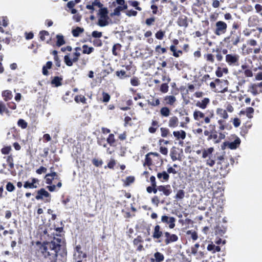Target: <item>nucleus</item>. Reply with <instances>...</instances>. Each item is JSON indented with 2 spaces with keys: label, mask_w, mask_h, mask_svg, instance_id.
I'll use <instances>...</instances> for the list:
<instances>
[{
  "label": "nucleus",
  "mask_w": 262,
  "mask_h": 262,
  "mask_svg": "<svg viewBox=\"0 0 262 262\" xmlns=\"http://www.w3.org/2000/svg\"><path fill=\"white\" fill-rule=\"evenodd\" d=\"M59 250V244L55 241L47 243L41 246L39 251L45 257H49L51 262H55L58 251Z\"/></svg>",
  "instance_id": "f257e3e1"
},
{
  "label": "nucleus",
  "mask_w": 262,
  "mask_h": 262,
  "mask_svg": "<svg viewBox=\"0 0 262 262\" xmlns=\"http://www.w3.org/2000/svg\"><path fill=\"white\" fill-rule=\"evenodd\" d=\"M108 10L107 8L100 9L98 12L99 18L97 25L101 27L107 26L109 24V17L108 16Z\"/></svg>",
  "instance_id": "f03ea898"
},
{
  "label": "nucleus",
  "mask_w": 262,
  "mask_h": 262,
  "mask_svg": "<svg viewBox=\"0 0 262 262\" xmlns=\"http://www.w3.org/2000/svg\"><path fill=\"white\" fill-rule=\"evenodd\" d=\"M116 2L119 6L114 9V12L111 14L112 16H119L121 11L127 8V5L125 4L124 0H116Z\"/></svg>",
  "instance_id": "7ed1b4c3"
},
{
  "label": "nucleus",
  "mask_w": 262,
  "mask_h": 262,
  "mask_svg": "<svg viewBox=\"0 0 262 262\" xmlns=\"http://www.w3.org/2000/svg\"><path fill=\"white\" fill-rule=\"evenodd\" d=\"M227 25L222 21H219L216 23V29L215 33L217 35H220L226 32L227 30Z\"/></svg>",
  "instance_id": "20e7f679"
},
{
  "label": "nucleus",
  "mask_w": 262,
  "mask_h": 262,
  "mask_svg": "<svg viewBox=\"0 0 262 262\" xmlns=\"http://www.w3.org/2000/svg\"><path fill=\"white\" fill-rule=\"evenodd\" d=\"M239 56L235 54H229L226 56V61L229 65H237Z\"/></svg>",
  "instance_id": "39448f33"
},
{
  "label": "nucleus",
  "mask_w": 262,
  "mask_h": 262,
  "mask_svg": "<svg viewBox=\"0 0 262 262\" xmlns=\"http://www.w3.org/2000/svg\"><path fill=\"white\" fill-rule=\"evenodd\" d=\"M161 221L163 223L169 224V227L172 229L175 226L176 219L173 217H170L166 215H163L161 217Z\"/></svg>",
  "instance_id": "423d86ee"
},
{
  "label": "nucleus",
  "mask_w": 262,
  "mask_h": 262,
  "mask_svg": "<svg viewBox=\"0 0 262 262\" xmlns=\"http://www.w3.org/2000/svg\"><path fill=\"white\" fill-rule=\"evenodd\" d=\"M38 183L39 180L38 179L33 178L31 181H26L24 185V187L26 188H36L38 187Z\"/></svg>",
  "instance_id": "0eeeda50"
},
{
  "label": "nucleus",
  "mask_w": 262,
  "mask_h": 262,
  "mask_svg": "<svg viewBox=\"0 0 262 262\" xmlns=\"http://www.w3.org/2000/svg\"><path fill=\"white\" fill-rule=\"evenodd\" d=\"M241 143V140L239 138H236L233 142H224V144L225 146H227L231 149H235Z\"/></svg>",
  "instance_id": "6e6552de"
},
{
  "label": "nucleus",
  "mask_w": 262,
  "mask_h": 262,
  "mask_svg": "<svg viewBox=\"0 0 262 262\" xmlns=\"http://www.w3.org/2000/svg\"><path fill=\"white\" fill-rule=\"evenodd\" d=\"M81 247L80 246H77L76 247V251L74 253V256L75 259L77 260H81L82 258H85L86 254L84 253H82L80 250Z\"/></svg>",
  "instance_id": "1a4fd4ad"
},
{
  "label": "nucleus",
  "mask_w": 262,
  "mask_h": 262,
  "mask_svg": "<svg viewBox=\"0 0 262 262\" xmlns=\"http://www.w3.org/2000/svg\"><path fill=\"white\" fill-rule=\"evenodd\" d=\"M50 196V193L45 190V189L42 188L37 191V195L36 196L35 198L37 200H41L43 199L44 197L49 198Z\"/></svg>",
  "instance_id": "9d476101"
},
{
  "label": "nucleus",
  "mask_w": 262,
  "mask_h": 262,
  "mask_svg": "<svg viewBox=\"0 0 262 262\" xmlns=\"http://www.w3.org/2000/svg\"><path fill=\"white\" fill-rule=\"evenodd\" d=\"M158 190L163 192V193L166 196L169 195L171 192V190L169 185L159 186L158 187Z\"/></svg>",
  "instance_id": "9b49d317"
},
{
  "label": "nucleus",
  "mask_w": 262,
  "mask_h": 262,
  "mask_svg": "<svg viewBox=\"0 0 262 262\" xmlns=\"http://www.w3.org/2000/svg\"><path fill=\"white\" fill-rule=\"evenodd\" d=\"M173 136L177 139L183 140L186 137V133L184 130H181L179 131H174L173 133Z\"/></svg>",
  "instance_id": "f8f14e48"
},
{
  "label": "nucleus",
  "mask_w": 262,
  "mask_h": 262,
  "mask_svg": "<svg viewBox=\"0 0 262 262\" xmlns=\"http://www.w3.org/2000/svg\"><path fill=\"white\" fill-rule=\"evenodd\" d=\"M234 111L233 107L230 104H228L226 106V109L223 110L222 109H218L217 110V113L218 114H222V112H224V113L227 114L228 113H233Z\"/></svg>",
  "instance_id": "ddd939ff"
},
{
  "label": "nucleus",
  "mask_w": 262,
  "mask_h": 262,
  "mask_svg": "<svg viewBox=\"0 0 262 262\" xmlns=\"http://www.w3.org/2000/svg\"><path fill=\"white\" fill-rule=\"evenodd\" d=\"M176 101L174 96H166L164 99V102L166 104L172 105Z\"/></svg>",
  "instance_id": "4468645a"
},
{
  "label": "nucleus",
  "mask_w": 262,
  "mask_h": 262,
  "mask_svg": "<svg viewBox=\"0 0 262 262\" xmlns=\"http://www.w3.org/2000/svg\"><path fill=\"white\" fill-rule=\"evenodd\" d=\"M162 232L160 231V227L159 225H156L155 227L154 232L153 233V237L154 238H159L161 237Z\"/></svg>",
  "instance_id": "2eb2a0df"
},
{
  "label": "nucleus",
  "mask_w": 262,
  "mask_h": 262,
  "mask_svg": "<svg viewBox=\"0 0 262 262\" xmlns=\"http://www.w3.org/2000/svg\"><path fill=\"white\" fill-rule=\"evenodd\" d=\"M214 148L213 147H210L208 149H204L202 152V157L203 158H206L207 157L209 158V156H212V154Z\"/></svg>",
  "instance_id": "dca6fc26"
},
{
  "label": "nucleus",
  "mask_w": 262,
  "mask_h": 262,
  "mask_svg": "<svg viewBox=\"0 0 262 262\" xmlns=\"http://www.w3.org/2000/svg\"><path fill=\"white\" fill-rule=\"evenodd\" d=\"M2 96L6 101L11 100L13 97L12 92L9 90L4 91L2 93Z\"/></svg>",
  "instance_id": "f3484780"
},
{
  "label": "nucleus",
  "mask_w": 262,
  "mask_h": 262,
  "mask_svg": "<svg viewBox=\"0 0 262 262\" xmlns=\"http://www.w3.org/2000/svg\"><path fill=\"white\" fill-rule=\"evenodd\" d=\"M207 249L208 251H212L213 253H215V251L220 252L221 251V248L219 246H215L214 245L212 244L208 245Z\"/></svg>",
  "instance_id": "a211bd4d"
},
{
  "label": "nucleus",
  "mask_w": 262,
  "mask_h": 262,
  "mask_svg": "<svg viewBox=\"0 0 262 262\" xmlns=\"http://www.w3.org/2000/svg\"><path fill=\"white\" fill-rule=\"evenodd\" d=\"M57 42L56 45L57 46L60 47L65 43V41L64 40L63 36L61 35H57Z\"/></svg>",
  "instance_id": "6ab92c4d"
},
{
  "label": "nucleus",
  "mask_w": 262,
  "mask_h": 262,
  "mask_svg": "<svg viewBox=\"0 0 262 262\" xmlns=\"http://www.w3.org/2000/svg\"><path fill=\"white\" fill-rule=\"evenodd\" d=\"M75 101L77 103L81 102L83 104L86 103V98L84 96L82 95H77L75 97Z\"/></svg>",
  "instance_id": "aec40b11"
},
{
  "label": "nucleus",
  "mask_w": 262,
  "mask_h": 262,
  "mask_svg": "<svg viewBox=\"0 0 262 262\" xmlns=\"http://www.w3.org/2000/svg\"><path fill=\"white\" fill-rule=\"evenodd\" d=\"M195 120H201L202 123L203 121L205 123H209L210 122V119L208 117L204 118V116H194Z\"/></svg>",
  "instance_id": "412c9836"
},
{
  "label": "nucleus",
  "mask_w": 262,
  "mask_h": 262,
  "mask_svg": "<svg viewBox=\"0 0 262 262\" xmlns=\"http://www.w3.org/2000/svg\"><path fill=\"white\" fill-rule=\"evenodd\" d=\"M209 99L208 98H204L201 102H198L197 105L202 108H205L206 105L209 103Z\"/></svg>",
  "instance_id": "4be33fe9"
},
{
  "label": "nucleus",
  "mask_w": 262,
  "mask_h": 262,
  "mask_svg": "<svg viewBox=\"0 0 262 262\" xmlns=\"http://www.w3.org/2000/svg\"><path fill=\"white\" fill-rule=\"evenodd\" d=\"M83 48V53L89 54L92 53L94 50V48L89 47L87 45H84Z\"/></svg>",
  "instance_id": "5701e85b"
},
{
  "label": "nucleus",
  "mask_w": 262,
  "mask_h": 262,
  "mask_svg": "<svg viewBox=\"0 0 262 262\" xmlns=\"http://www.w3.org/2000/svg\"><path fill=\"white\" fill-rule=\"evenodd\" d=\"M155 258L157 262H161L164 260V255L160 252H156L154 254Z\"/></svg>",
  "instance_id": "b1692460"
},
{
  "label": "nucleus",
  "mask_w": 262,
  "mask_h": 262,
  "mask_svg": "<svg viewBox=\"0 0 262 262\" xmlns=\"http://www.w3.org/2000/svg\"><path fill=\"white\" fill-rule=\"evenodd\" d=\"M158 179H163L165 181H167L169 179V175L165 172L163 171L161 173H158L157 174Z\"/></svg>",
  "instance_id": "393cba45"
},
{
  "label": "nucleus",
  "mask_w": 262,
  "mask_h": 262,
  "mask_svg": "<svg viewBox=\"0 0 262 262\" xmlns=\"http://www.w3.org/2000/svg\"><path fill=\"white\" fill-rule=\"evenodd\" d=\"M62 78H59V77H55L52 80L51 83L53 84H55V86H58L61 85V81Z\"/></svg>",
  "instance_id": "a878e982"
},
{
  "label": "nucleus",
  "mask_w": 262,
  "mask_h": 262,
  "mask_svg": "<svg viewBox=\"0 0 262 262\" xmlns=\"http://www.w3.org/2000/svg\"><path fill=\"white\" fill-rule=\"evenodd\" d=\"M178 236L175 234H171L170 235V237L169 238H166L165 240V243L166 244H169L170 242H176L178 240Z\"/></svg>",
  "instance_id": "bb28decb"
},
{
  "label": "nucleus",
  "mask_w": 262,
  "mask_h": 262,
  "mask_svg": "<svg viewBox=\"0 0 262 262\" xmlns=\"http://www.w3.org/2000/svg\"><path fill=\"white\" fill-rule=\"evenodd\" d=\"M178 119L176 117H172L169 122V126L172 127H174L178 125Z\"/></svg>",
  "instance_id": "cd10ccee"
},
{
  "label": "nucleus",
  "mask_w": 262,
  "mask_h": 262,
  "mask_svg": "<svg viewBox=\"0 0 262 262\" xmlns=\"http://www.w3.org/2000/svg\"><path fill=\"white\" fill-rule=\"evenodd\" d=\"M83 31V29L82 28L77 27L75 29H74L72 31V33L74 36L77 37L78 36L80 33H82Z\"/></svg>",
  "instance_id": "c85d7f7f"
},
{
  "label": "nucleus",
  "mask_w": 262,
  "mask_h": 262,
  "mask_svg": "<svg viewBox=\"0 0 262 262\" xmlns=\"http://www.w3.org/2000/svg\"><path fill=\"white\" fill-rule=\"evenodd\" d=\"M64 60L67 66L71 67L73 65V60H72L69 57V55H67L64 57Z\"/></svg>",
  "instance_id": "c756f323"
},
{
  "label": "nucleus",
  "mask_w": 262,
  "mask_h": 262,
  "mask_svg": "<svg viewBox=\"0 0 262 262\" xmlns=\"http://www.w3.org/2000/svg\"><path fill=\"white\" fill-rule=\"evenodd\" d=\"M39 35H40V38L42 40H46L47 37H48L49 36V33L48 32H47L46 31H42L40 32Z\"/></svg>",
  "instance_id": "7c9ffc66"
},
{
  "label": "nucleus",
  "mask_w": 262,
  "mask_h": 262,
  "mask_svg": "<svg viewBox=\"0 0 262 262\" xmlns=\"http://www.w3.org/2000/svg\"><path fill=\"white\" fill-rule=\"evenodd\" d=\"M149 103L152 105H158L160 104L159 99L152 98L150 100H148Z\"/></svg>",
  "instance_id": "2f4dec72"
},
{
  "label": "nucleus",
  "mask_w": 262,
  "mask_h": 262,
  "mask_svg": "<svg viewBox=\"0 0 262 262\" xmlns=\"http://www.w3.org/2000/svg\"><path fill=\"white\" fill-rule=\"evenodd\" d=\"M215 164V160L212 158V156H209L208 159L206 161V164L210 166V167H212Z\"/></svg>",
  "instance_id": "473e14b6"
},
{
  "label": "nucleus",
  "mask_w": 262,
  "mask_h": 262,
  "mask_svg": "<svg viewBox=\"0 0 262 262\" xmlns=\"http://www.w3.org/2000/svg\"><path fill=\"white\" fill-rule=\"evenodd\" d=\"M92 163L95 166L98 167V166H100L102 165V164L103 163V161L101 160L94 159L92 160Z\"/></svg>",
  "instance_id": "72a5a7b5"
},
{
  "label": "nucleus",
  "mask_w": 262,
  "mask_h": 262,
  "mask_svg": "<svg viewBox=\"0 0 262 262\" xmlns=\"http://www.w3.org/2000/svg\"><path fill=\"white\" fill-rule=\"evenodd\" d=\"M116 164V161L114 159H111L107 164V167L109 168L113 169ZM105 168L106 166H105Z\"/></svg>",
  "instance_id": "f704fd0d"
},
{
  "label": "nucleus",
  "mask_w": 262,
  "mask_h": 262,
  "mask_svg": "<svg viewBox=\"0 0 262 262\" xmlns=\"http://www.w3.org/2000/svg\"><path fill=\"white\" fill-rule=\"evenodd\" d=\"M7 108L5 105V104L2 102H0V114H3V113H7Z\"/></svg>",
  "instance_id": "c9c22d12"
},
{
  "label": "nucleus",
  "mask_w": 262,
  "mask_h": 262,
  "mask_svg": "<svg viewBox=\"0 0 262 262\" xmlns=\"http://www.w3.org/2000/svg\"><path fill=\"white\" fill-rule=\"evenodd\" d=\"M103 99L102 101L104 102H107L110 99V96L108 94L103 92L102 93Z\"/></svg>",
  "instance_id": "e433bc0d"
},
{
  "label": "nucleus",
  "mask_w": 262,
  "mask_h": 262,
  "mask_svg": "<svg viewBox=\"0 0 262 262\" xmlns=\"http://www.w3.org/2000/svg\"><path fill=\"white\" fill-rule=\"evenodd\" d=\"M130 4L132 6L135 7L138 11H141L142 9L138 6L139 3L137 1L130 2Z\"/></svg>",
  "instance_id": "4c0bfd02"
},
{
  "label": "nucleus",
  "mask_w": 262,
  "mask_h": 262,
  "mask_svg": "<svg viewBox=\"0 0 262 262\" xmlns=\"http://www.w3.org/2000/svg\"><path fill=\"white\" fill-rule=\"evenodd\" d=\"M80 50V48H76L75 49V50H76V52L75 53H74V57L73 58V62H76L78 59V57L80 56V54L79 52H77V50Z\"/></svg>",
  "instance_id": "58836bf2"
},
{
  "label": "nucleus",
  "mask_w": 262,
  "mask_h": 262,
  "mask_svg": "<svg viewBox=\"0 0 262 262\" xmlns=\"http://www.w3.org/2000/svg\"><path fill=\"white\" fill-rule=\"evenodd\" d=\"M168 85L166 83H163L161 85L160 91L163 93H166L168 90Z\"/></svg>",
  "instance_id": "ea45409f"
},
{
  "label": "nucleus",
  "mask_w": 262,
  "mask_h": 262,
  "mask_svg": "<svg viewBox=\"0 0 262 262\" xmlns=\"http://www.w3.org/2000/svg\"><path fill=\"white\" fill-rule=\"evenodd\" d=\"M102 35V32L97 31H94L92 33V37L94 38H100Z\"/></svg>",
  "instance_id": "a19ab883"
},
{
  "label": "nucleus",
  "mask_w": 262,
  "mask_h": 262,
  "mask_svg": "<svg viewBox=\"0 0 262 262\" xmlns=\"http://www.w3.org/2000/svg\"><path fill=\"white\" fill-rule=\"evenodd\" d=\"M15 189L14 186L10 182H8L6 185V189L10 192L13 191Z\"/></svg>",
  "instance_id": "79ce46f5"
},
{
  "label": "nucleus",
  "mask_w": 262,
  "mask_h": 262,
  "mask_svg": "<svg viewBox=\"0 0 262 262\" xmlns=\"http://www.w3.org/2000/svg\"><path fill=\"white\" fill-rule=\"evenodd\" d=\"M18 125L21 128H25L27 127V123L25 120L23 119H20L18 121Z\"/></svg>",
  "instance_id": "37998d69"
},
{
  "label": "nucleus",
  "mask_w": 262,
  "mask_h": 262,
  "mask_svg": "<svg viewBox=\"0 0 262 262\" xmlns=\"http://www.w3.org/2000/svg\"><path fill=\"white\" fill-rule=\"evenodd\" d=\"M165 32L162 31L157 32L156 34V37L158 39H162L164 36Z\"/></svg>",
  "instance_id": "c03bdc74"
},
{
  "label": "nucleus",
  "mask_w": 262,
  "mask_h": 262,
  "mask_svg": "<svg viewBox=\"0 0 262 262\" xmlns=\"http://www.w3.org/2000/svg\"><path fill=\"white\" fill-rule=\"evenodd\" d=\"M161 136L163 137H166L169 133L168 129L165 128H161Z\"/></svg>",
  "instance_id": "a18cd8bd"
},
{
  "label": "nucleus",
  "mask_w": 262,
  "mask_h": 262,
  "mask_svg": "<svg viewBox=\"0 0 262 262\" xmlns=\"http://www.w3.org/2000/svg\"><path fill=\"white\" fill-rule=\"evenodd\" d=\"M184 197V192L182 190H179L176 194V198L178 199H183Z\"/></svg>",
  "instance_id": "49530a36"
},
{
  "label": "nucleus",
  "mask_w": 262,
  "mask_h": 262,
  "mask_svg": "<svg viewBox=\"0 0 262 262\" xmlns=\"http://www.w3.org/2000/svg\"><path fill=\"white\" fill-rule=\"evenodd\" d=\"M107 142L110 144H113L115 142L114 136L113 134H110L107 138Z\"/></svg>",
  "instance_id": "de8ad7c7"
},
{
  "label": "nucleus",
  "mask_w": 262,
  "mask_h": 262,
  "mask_svg": "<svg viewBox=\"0 0 262 262\" xmlns=\"http://www.w3.org/2000/svg\"><path fill=\"white\" fill-rule=\"evenodd\" d=\"M46 182L47 184H51L52 183V180H54L52 178H51L49 174H46L45 176Z\"/></svg>",
  "instance_id": "09e8293b"
},
{
  "label": "nucleus",
  "mask_w": 262,
  "mask_h": 262,
  "mask_svg": "<svg viewBox=\"0 0 262 262\" xmlns=\"http://www.w3.org/2000/svg\"><path fill=\"white\" fill-rule=\"evenodd\" d=\"M11 150V148L10 146L5 147H4L3 148H2V152L3 154L6 155V154H9V152H10V151Z\"/></svg>",
  "instance_id": "8fccbe9b"
},
{
  "label": "nucleus",
  "mask_w": 262,
  "mask_h": 262,
  "mask_svg": "<svg viewBox=\"0 0 262 262\" xmlns=\"http://www.w3.org/2000/svg\"><path fill=\"white\" fill-rule=\"evenodd\" d=\"M126 15L128 16H135L137 15V12L136 11H134V10H129V11H127L126 12Z\"/></svg>",
  "instance_id": "3c124183"
},
{
  "label": "nucleus",
  "mask_w": 262,
  "mask_h": 262,
  "mask_svg": "<svg viewBox=\"0 0 262 262\" xmlns=\"http://www.w3.org/2000/svg\"><path fill=\"white\" fill-rule=\"evenodd\" d=\"M206 58L207 61H209L212 63L214 62L213 56L211 54H207L206 55Z\"/></svg>",
  "instance_id": "603ef678"
},
{
  "label": "nucleus",
  "mask_w": 262,
  "mask_h": 262,
  "mask_svg": "<svg viewBox=\"0 0 262 262\" xmlns=\"http://www.w3.org/2000/svg\"><path fill=\"white\" fill-rule=\"evenodd\" d=\"M134 181V178L132 177H128L126 179V185H129L130 183H133Z\"/></svg>",
  "instance_id": "864d4df0"
},
{
  "label": "nucleus",
  "mask_w": 262,
  "mask_h": 262,
  "mask_svg": "<svg viewBox=\"0 0 262 262\" xmlns=\"http://www.w3.org/2000/svg\"><path fill=\"white\" fill-rule=\"evenodd\" d=\"M47 171V169L44 167H40L39 169L36 170V172L38 174H41L45 173Z\"/></svg>",
  "instance_id": "5fc2aeb1"
},
{
  "label": "nucleus",
  "mask_w": 262,
  "mask_h": 262,
  "mask_svg": "<svg viewBox=\"0 0 262 262\" xmlns=\"http://www.w3.org/2000/svg\"><path fill=\"white\" fill-rule=\"evenodd\" d=\"M161 115H168L169 110L167 107H163L161 110Z\"/></svg>",
  "instance_id": "6e6d98bb"
},
{
  "label": "nucleus",
  "mask_w": 262,
  "mask_h": 262,
  "mask_svg": "<svg viewBox=\"0 0 262 262\" xmlns=\"http://www.w3.org/2000/svg\"><path fill=\"white\" fill-rule=\"evenodd\" d=\"M160 151L161 154L166 155L168 153V149L166 147L161 146L160 148Z\"/></svg>",
  "instance_id": "4d7b16f0"
},
{
  "label": "nucleus",
  "mask_w": 262,
  "mask_h": 262,
  "mask_svg": "<svg viewBox=\"0 0 262 262\" xmlns=\"http://www.w3.org/2000/svg\"><path fill=\"white\" fill-rule=\"evenodd\" d=\"M170 49L171 51H172L173 52V55L174 56H176V57L179 56V54L176 52V49L175 46H174L173 45L171 46L170 47Z\"/></svg>",
  "instance_id": "13d9d810"
},
{
  "label": "nucleus",
  "mask_w": 262,
  "mask_h": 262,
  "mask_svg": "<svg viewBox=\"0 0 262 262\" xmlns=\"http://www.w3.org/2000/svg\"><path fill=\"white\" fill-rule=\"evenodd\" d=\"M116 74L118 77L122 78L125 75V72L124 71L121 70L120 71H117Z\"/></svg>",
  "instance_id": "bf43d9fd"
},
{
  "label": "nucleus",
  "mask_w": 262,
  "mask_h": 262,
  "mask_svg": "<svg viewBox=\"0 0 262 262\" xmlns=\"http://www.w3.org/2000/svg\"><path fill=\"white\" fill-rule=\"evenodd\" d=\"M130 83L134 86H137L139 84V80L137 78H133L131 79Z\"/></svg>",
  "instance_id": "052dcab7"
},
{
  "label": "nucleus",
  "mask_w": 262,
  "mask_h": 262,
  "mask_svg": "<svg viewBox=\"0 0 262 262\" xmlns=\"http://www.w3.org/2000/svg\"><path fill=\"white\" fill-rule=\"evenodd\" d=\"M93 4L94 6H97L98 7L100 8V9L103 8L102 7L103 5L99 1H98V0L95 1L93 3Z\"/></svg>",
  "instance_id": "680f3d73"
},
{
  "label": "nucleus",
  "mask_w": 262,
  "mask_h": 262,
  "mask_svg": "<svg viewBox=\"0 0 262 262\" xmlns=\"http://www.w3.org/2000/svg\"><path fill=\"white\" fill-rule=\"evenodd\" d=\"M167 172L169 173L176 174L177 173V171L172 167H169L167 169Z\"/></svg>",
  "instance_id": "e2e57ef3"
},
{
  "label": "nucleus",
  "mask_w": 262,
  "mask_h": 262,
  "mask_svg": "<svg viewBox=\"0 0 262 262\" xmlns=\"http://www.w3.org/2000/svg\"><path fill=\"white\" fill-rule=\"evenodd\" d=\"M124 121L125 125H126L127 124L130 125L132 124V123L131 122V118L128 116H127L125 118Z\"/></svg>",
  "instance_id": "0e129e2a"
},
{
  "label": "nucleus",
  "mask_w": 262,
  "mask_h": 262,
  "mask_svg": "<svg viewBox=\"0 0 262 262\" xmlns=\"http://www.w3.org/2000/svg\"><path fill=\"white\" fill-rule=\"evenodd\" d=\"M12 161V158L11 156H9L7 158V162L9 163V166L11 168H13L14 166Z\"/></svg>",
  "instance_id": "69168bd1"
},
{
  "label": "nucleus",
  "mask_w": 262,
  "mask_h": 262,
  "mask_svg": "<svg viewBox=\"0 0 262 262\" xmlns=\"http://www.w3.org/2000/svg\"><path fill=\"white\" fill-rule=\"evenodd\" d=\"M75 3L73 1H71L67 3V7L70 9H72L75 6Z\"/></svg>",
  "instance_id": "338daca9"
},
{
  "label": "nucleus",
  "mask_w": 262,
  "mask_h": 262,
  "mask_svg": "<svg viewBox=\"0 0 262 262\" xmlns=\"http://www.w3.org/2000/svg\"><path fill=\"white\" fill-rule=\"evenodd\" d=\"M56 186L54 185L51 186H48L47 188L51 192L56 191Z\"/></svg>",
  "instance_id": "774afa93"
}]
</instances>
